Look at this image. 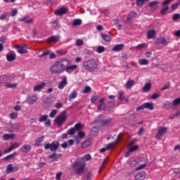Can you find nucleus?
Returning <instances> with one entry per match:
<instances>
[{
    "mask_svg": "<svg viewBox=\"0 0 180 180\" xmlns=\"http://www.w3.org/2000/svg\"><path fill=\"white\" fill-rule=\"evenodd\" d=\"M67 63L65 58H62L56 60L54 64L49 68L50 72L52 74H63V72H64V68L67 66Z\"/></svg>",
    "mask_w": 180,
    "mask_h": 180,
    "instance_id": "nucleus-1",
    "label": "nucleus"
},
{
    "mask_svg": "<svg viewBox=\"0 0 180 180\" xmlns=\"http://www.w3.org/2000/svg\"><path fill=\"white\" fill-rule=\"evenodd\" d=\"M82 67L86 71H89V72H94V71L98 68V62L96 61V59L94 58L84 60L83 61Z\"/></svg>",
    "mask_w": 180,
    "mask_h": 180,
    "instance_id": "nucleus-2",
    "label": "nucleus"
},
{
    "mask_svg": "<svg viewBox=\"0 0 180 180\" xmlns=\"http://www.w3.org/2000/svg\"><path fill=\"white\" fill-rule=\"evenodd\" d=\"M72 169L77 175H82L85 171V162L81 161H75L72 165Z\"/></svg>",
    "mask_w": 180,
    "mask_h": 180,
    "instance_id": "nucleus-3",
    "label": "nucleus"
},
{
    "mask_svg": "<svg viewBox=\"0 0 180 180\" xmlns=\"http://www.w3.org/2000/svg\"><path fill=\"white\" fill-rule=\"evenodd\" d=\"M68 116L67 115V111H63L59 115H58L54 120V122L57 126L61 127L63 123H65Z\"/></svg>",
    "mask_w": 180,
    "mask_h": 180,
    "instance_id": "nucleus-4",
    "label": "nucleus"
},
{
    "mask_svg": "<svg viewBox=\"0 0 180 180\" xmlns=\"http://www.w3.org/2000/svg\"><path fill=\"white\" fill-rule=\"evenodd\" d=\"M65 61L67 63V65L64 68V71L68 72V74H72V72H73V71H75V70H77V68H78L77 65H70V64H71V60L70 59L65 58Z\"/></svg>",
    "mask_w": 180,
    "mask_h": 180,
    "instance_id": "nucleus-5",
    "label": "nucleus"
},
{
    "mask_svg": "<svg viewBox=\"0 0 180 180\" xmlns=\"http://www.w3.org/2000/svg\"><path fill=\"white\" fill-rule=\"evenodd\" d=\"M60 143L58 141H53L52 143H48L44 145V150H50V151H57Z\"/></svg>",
    "mask_w": 180,
    "mask_h": 180,
    "instance_id": "nucleus-6",
    "label": "nucleus"
},
{
    "mask_svg": "<svg viewBox=\"0 0 180 180\" xmlns=\"http://www.w3.org/2000/svg\"><path fill=\"white\" fill-rule=\"evenodd\" d=\"M143 109H148L149 110H154V104L153 103H145L136 108V111L143 110Z\"/></svg>",
    "mask_w": 180,
    "mask_h": 180,
    "instance_id": "nucleus-7",
    "label": "nucleus"
},
{
    "mask_svg": "<svg viewBox=\"0 0 180 180\" xmlns=\"http://www.w3.org/2000/svg\"><path fill=\"white\" fill-rule=\"evenodd\" d=\"M167 131L168 128H167V127H160L158 130L156 139L158 140H160V139H161V137H162V136H164V134H165V133H167Z\"/></svg>",
    "mask_w": 180,
    "mask_h": 180,
    "instance_id": "nucleus-8",
    "label": "nucleus"
},
{
    "mask_svg": "<svg viewBox=\"0 0 180 180\" xmlns=\"http://www.w3.org/2000/svg\"><path fill=\"white\" fill-rule=\"evenodd\" d=\"M20 146V145L18 142L11 143L9 148L7 150H4V154H9V153H11V151H13L15 148H19Z\"/></svg>",
    "mask_w": 180,
    "mask_h": 180,
    "instance_id": "nucleus-9",
    "label": "nucleus"
},
{
    "mask_svg": "<svg viewBox=\"0 0 180 180\" xmlns=\"http://www.w3.org/2000/svg\"><path fill=\"white\" fill-rule=\"evenodd\" d=\"M19 170V167H13L12 164H8L7 165L6 172L7 174H11V172H18Z\"/></svg>",
    "mask_w": 180,
    "mask_h": 180,
    "instance_id": "nucleus-10",
    "label": "nucleus"
},
{
    "mask_svg": "<svg viewBox=\"0 0 180 180\" xmlns=\"http://www.w3.org/2000/svg\"><path fill=\"white\" fill-rule=\"evenodd\" d=\"M61 37L60 35H53L49 37L46 40L47 43L50 44V43H57L60 40Z\"/></svg>",
    "mask_w": 180,
    "mask_h": 180,
    "instance_id": "nucleus-11",
    "label": "nucleus"
},
{
    "mask_svg": "<svg viewBox=\"0 0 180 180\" xmlns=\"http://www.w3.org/2000/svg\"><path fill=\"white\" fill-rule=\"evenodd\" d=\"M16 49L20 54H26L27 53V45L16 46Z\"/></svg>",
    "mask_w": 180,
    "mask_h": 180,
    "instance_id": "nucleus-12",
    "label": "nucleus"
},
{
    "mask_svg": "<svg viewBox=\"0 0 180 180\" xmlns=\"http://www.w3.org/2000/svg\"><path fill=\"white\" fill-rule=\"evenodd\" d=\"M20 151H22V153L27 154L28 153H30V151H32V146L25 144L20 148Z\"/></svg>",
    "mask_w": 180,
    "mask_h": 180,
    "instance_id": "nucleus-13",
    "label": "nucleus"
},
{
    "mask_svg": "<svg viewBox=\"0 0 180 180\" xmlns=\"http://www.w3.org/2000/svg\"><path fill=\"white\" fill-rule=\"evenodd\" d=\"M146 172H139L135 174V180H145Z\"/></svg>",
    "mask_w": 180,
    "mask_h": 180,
    "instance_id": "nucleus-14",
    "label": "nucleus"
},
{
    "mask_svg": "<svg viewBox=\"0 0 180 180\" xmlns=\"http://www.w3.org/2000/svg\"><path fill=\"white\" fill-rule=\"evenodd\" d=\"M155 44H162V46H168V41H167V39H165V38L160 37L155 41Z\"/></svg>",
    "mask_w": 180,
    "mask_h": 180,
    "instance_id": "nucleus-15",
    "label": "nucleus"
},
{
    "mask_svg": "<svg viewBox=\"0 0 180 180\" xmlns=\"http://www.w3.org/2000/svg\"><path fill=\"white\" fill-rule=\"evenodd\" d=\"M67 13V9L64 7H62L55 11V15L58 16H61V15H65Z\"/></svg>",
    "mask_w": 180,
    "mask_h": 180,
    "instance_id": "nucleus-16",
    "label": "nucleus"
},
{
    "mask_svg": "<svg viewBox=\"0 0 180 180\" xmlns=\"http://www.w3.org/2000/svg\"><path fill=\"white\" fill-rule=\"evenodd\" d=\"M45 86H46V83L42 82L40 84L34 86L33 91H34V92H37V91H40L41 89H43V88Z\"/></svg>",
    "mask_w": 180,
    "mask_h": 180,
    "instance_id": "nucleus-17",
    "label": "nucleus"
},
{
    "mask_svg": "<svg viewBox=\"0 0 180 180\" xmlns=\"http://www.w3.org/2000/svg\"><path fill=\"white\" fill-rule=\"evenodd\" d=\"M77 96H78V93L77 91H72L71 94L68 96L69 102H72L74 99L77 98Z\"/></svg>",
    "mask_w": 180,
    "mask_h": 180,
    "instance_id": "nucleus-18",
    "label": "nucleus"
},
{
    "mask_svg": "<svg viewBox=\"0 0 180 180\" xmlns=\"http://www.w3.org/2000/svg\"><path fill=\"white\" fill-rule=\"evenodd\" d=\"M65 85H67V77L63 78V80L59 83L58 88V89H64Z\"/></svg>",
    "mask_w": 180,
    "mask_h": 180,
    "instance_id": "nucleus-19",
    "label": "nucleus"
},
{
    "mask_svg": "<svg viewBox=\"0 0 180 180\" xmlns=\"http://www.w3.org/2000/svg\"><path fill=\"white\" fill-rule=\"evenodd\" d=\"M148 6H150V8H152L153 11H157V9H158V1H150L149 2Z\"/></svg>",
    "mask_w": 180,
    "mask_h": 180,
    "instance_id": "nucleus-20",
    "label": "nucleus"
},
{
    "mask_svg": "<svg viewBox=\"0 0 180 180\" xmlns=\"http://www.w3.org/2000/svg\"><path fill=\"white\" fill-rule=\"evenodd\" d=\"M37 102V96H32L28 98V103L29 105H34Z\"/></svg>",
    "mask_w": 180,
    "mask_h": 180,
    "instance_id": "nucleus-21",
    "label": "nucleus"
},
{
    "mask_svg": "<svg viewBox=\"0 0 180 180\" xmlns=\"http://www.w3.org/2000/svg\"><path fill=\"white\" fill-rule=\"evenodd\" d=\"M6 60L8 61H15V60H16V54L15 53H8L6 55Z\"/></svg>",
    "mask_w": 180,
    "mask_h": 180,
    "instance_id": "nucleus-22",
    "label": "nucleus"
},
{
    "mask_svg": "<svg viewBox=\"0 0 180 180\" xmlns=\"http://www.w3.org/2000/svg\"><path fill=\"white\" fill-rule=\"evenodd\" d=\"M123 47H124V44H123L115 45L112 48V51H122V50H123Z\"/></svg>",
    "mask_w": 180,
    "mask_h": 180,
    "instance_id": "nucleus-23",
    "label": "nucleus"
},
{
    "mask_svg": "<svg viewBox=\"0 0 180 180\" xmlns=\"http://www.w3.org/2000/svg\"><path fill=\"white\" fill-rule=\"evenodd\" d=\"M169 9V6H166L165 7L162 8L160 10L161 16H165V15H167Z\"/></svg>",
    "mask_w": 180,
    "mask_h": 180,
    "instance_id": "nucleus-24",
    "label": "nucleus"
},
{
    "mask_svg": "<svg viewBox=\"0 0 180 180\" xmlns=\"http://www.w3.org/2000/svg\"><path fill=\"white\" fill-rule=\"evenodd\" d=\"M127 89H131L132 86H134V80L129 79L125 84Z\"/></svg>",
    "mask_w": 180,
    "mask_h": 180,
    "instance_id": "nucleus-25",
    "label": "nucleus"
},
{
    "mask_svg": "<svg viewBox=\"0 0 180 180\" xmlns=\"http://www.w3.org/2000/svg\"><path fill=\"white\" fill-rule=\"evenodd\" d=\"M137 16V13L134 11H131L129 13L127 14L126 21L129 22L130 19H132V18H136Z\"/></svg>",
    "mask_w": 180,
    "mask_h": 180,
    "instance_id": "nucleus-26",
    "label": "nucleus"
},
{
    "mask_svg": "<svg viewBox=\"0 0 180 180\" xmlns=\"http://www.w3.org/2000/svg\"><path fill=\"white\" fill-rule=\"evenodd\" d=\"M9 139H15V134H5L3 135V140L6 141L9 140Z\"/></svg>",
    "mask_w": 180,
    "mask_h": 180,
    "instance_id": "nucleus-27",
    "label": "nucleus"
},
{
    "mask_svg": "<svg viewBox=\"0 0 180 180\" xmlns=\"http://www.w3.org/2000/svg\"><path fill=\"white\" fill-rule=\"evenodd\" d=\"M154 36H155V30H150L148 31V33H147L148 39H153V37H154Z\"/></svg>",
    "mask_w": 180,
    "mask_h": 180,
    "instance_id": "nucleus-28",
    "label": "nucleus"
},
{
    "mask_svg": "<svg viewBox=\"0 0 180 180\" xmlns=\"http://www.w3.org/2000/svg\"><path fill=\"white\" fill-rule=\"evenodd\" d=\"M151 89V83H146L142 89L143 92H148Z\"/></svg>",
    "mask_w": 180,
    "mask_h": 180,
    "instance_id": "nucleus-29",
    "label": "nucleus"
},
{
    "mask_svg": "<svg viewBox=\"0 0 180 180\" xmlns=\"http://www.w3.org/2000/svg\"><path fill=\"white\" fill-rule=\"evenodd\" d=\"M44 103L46 106H51L53 103L51 102V98L50 97H46L44 100Z\"/></svg>",
    "mask_w": 180,
    "mask_h": 180,
    "instance_id": "nucleus-30",
    "label": "nucleus"
},
{
    "mask_svg": "<svg viewBox=\"0 0 180 180\" xmlns=\"http://www.w3.org/2000/svg\"><path fill=\"white\" fill-rule=\"evenodd\" d=\"M91 146V141L89 140L84 141L82 143V148H88Z\"/></svg>",
    "mask_w": 180,
    "mask_h": 180,
    "instance_id": "nucleus-31",
    "label": "nucleus"
},
{
    "mask_svg": "<svg viewBox=\"0 0 180 180\" xmlns=\"http://www.w3.org/2000/svg\"><path fill=\"white\" fill-rule=\"evenodd\" d=\"M16 152H15L14 153L10 154L6 157L4 158V160H5L6 161L8 160H13V158H15V157L16 156Z\"/></svg>",
    "mask_w": 180,
    "mask_h": 180,
    "instance_id": "nucleus-32",
    "label": "nucleus"
},
{
    "mask_svg": "<svg viewBox=\"0 0 180 180\" xmlns=\"http://www.w3.org/2000/svg\"><path fill=\"white\" fill-rule=\"evenodd\" d=\"M110 123H112V120L110 119L101 120L103 126H110Z\"/></svg>",
    "mask_w": 180,
    "mask_h": 180,
    "instance_id": "nucleus-33",
    "label": "nucleus"
},
{
    "mask_svg": "<svg viewBox=\"0 0 180 180\" xmlns=\"http://www.w3.org/2000/svg\"><path fill=\"white\" fill-rule=\"evenodd\" d=\"M75 131H79L82 129V124L80 122L77 123L73 127Z\"/></svg>",
    "mask_w": 180,
    "mask_h": 180,
    "instance_id": "nucleus-34",
    "label": "nucleus"
},
{
    "mask_svg": "<svg viewBox=\"0 0 180 180\" xmlns=\"http://www.w3.org/2000/svg\"><path fill=\"white\" fill-rule=\"evenodd\" d=\"M101 37H102L103 40H104V41L109 42L111 40L110 37L109 35H106L105 34H101Z\"/></svg>",
    "mask_w": 180,
    "mask_h": 180,
    "instance_id": "nucleus-35",
    "label": "nucleus"
},
{
    "mask_svg": "<svg viewBox=\"0 0 180 180\" xmlns=\"http://www.w3.org/2000/svg\"><path fill=\"white\" fill-rule=\"evenodd\" d=\"M139 63L140 65H147V64H148V60L146 58L139 59Z\"/></svg>",
    "mask_w": 180,
    "mask_h": 180,
    "instance_id": "nucleus-36",
    "label": "nucleus"
},
{
    "mask_svg": "<svg viewBox=\"0 0 180 180\" xmlns=\"http://www.w3.org/2000/svg\"><path fill=\"white\" fill-rule=\"evenodd\" d=\"M164 108H166V109H172V104H171V102L169 101H165L163 103Z\"/></svg>",
    "mask_w": 180,
    "mask_h": 180,
    "instance_id": "nucleus-37",
    "label": "nucleus"
},
{
    "mask_svg": "<svg viewBox=\"0 0 180 180\" xmlns=\"http://www.w3.org/2000/svg\"><path fill=\"white\" fill-rule=\"evenodd\" d=\"M80 25H82V20L80 19H75L73 21L72 26H80Z\"/></svg>",
    "mask_w": 180,
    "mask_h": 180,
    "instance_id": "nucleus-38",
    "label": "nucleus"
},
{
    "mask_svg": "<svg viewBox=\"0 0 180 180\" xmlns=\"http://www.w3.org/2000/svg\"><path fill=\"white\" fill-rule=\"evenodd\" d=\"M8 81V77L6 75L0 76V84H5Z\"/></svg>",
    "mask_w": 180,
    "mask_h": 180,
    "instance_id": "nucleus-39",
    "label": "nucleus"
},
{
    "mask_svg": "<svg viewBox=\"0 0 180 180\" xmlns=\"http://www.w3.org/2000/svg\"><path fill=\"white\" fill-rule=\"evenodd\" d=\"M105 47L103 46H98L96 49V52L98 53V54H101V53H103L105 51Z\"/></svg>",
    "mask_w": 180,
    "mask_h": 180,
    "instance_id": "nucleus-40",
    "label": "nucleus"
},
{
    "mask_svg": "<svg viewBox=\"0 0 180 180\" xmlns=\"http://www.w3.org/2000/svg\"><path fill=\"white\" fill-rule=\"evenodd\" d=\"M139 148H140V147L138 145H135V146L130 147L129 150V152L133 153L134 151H136V150H139Z\"/></svg>",
    "mask_w": 180,
    "mask_h": 180,
    "instance_id": "nucleus-41",
    "label": "nucleus"
},
{
    "mask_svg": "<svg viewBox=\"0 0 180 180\" xmlns=\"http://www.w3.org/2000/svg\"><path fill=\"white\" fill-rule=\"evenodd\" d=\"M52 27L54 30H57L58 27H60V25H58V21L57 20H54L53 22H52Z\"/></svg>",
    "mask_w": 180,
    "mask_h": 180,
    "instance_id": "nucleus-42",
    "label": "nucleus"
},
{
    "mask_svg": "<svg viewBox=\"0 0 180 180\" xmlns=\"http://www.w3.org/2000/svg\"><path fill=\"white\" fill-rule=\"evenodd\" d=\"M98 131H99V127L98 126L93 127L91 130V134H96V133H98Z\"/></svg>",
    "mask_w": 180,
    "mask_h": 180,
    "instance_id": "nucleus-43",
    "label": "nucleus"
},
{
    "mask_svg": "<svg viewBox=\"0 0 180 180\" xmlns=\"http://www.w3.org/2000/svg\"><path fill=\"white\" fill-rule=\"evenodd\" d=\"M6 88H16V86H18V84L6 83Z\"/></svg>",
    "mask_w": 180,
    "mask_h": 180,
    "instance_id": "nucleus-44",
    "label": "nucleus"
},
{
    "mask_svg": "<svg viewBox=\"0 0 180 180\" xmlns=\"http://www.w3.org/2000/svg\"><path fill=\"white\" fill-rule=\"evenodd\" d=\"M97 110H108V105H105L103 107V105L100 104V105H98Z\"/></svg>",
    "mask_w": 180,
    "mask_h": 180,
    "instance_id": "nucleus-45",
    "label": "nucleus"
},
{
    "mask_svg": "<svg viewBox=\"0 0 180 180\" xmlns=\"http://www.w3.org/2000/svg\"><path fill=\"white\" fill-rule=\"evenodd\" d=\"M68 134L70 136H74V134L75 133V129L74 127H71L70 129L67 131Z\"/></svg>",
    "mask_w": 180,
    "mask_h": 180,
    "instance_id": "nucleus-46",
    "label": "nucleus"
},
{
    "mask_svg": "<svg viewBox=\"0 0 180 180\" xmlns=\"http://www.w3.org/2000/svg\"><path fill=\"white\" fill-rule=\"evenodd\" d=\"M178 19H180V14L179 13H174L172 16V20L174 22L178 20Z\"/></svg>",
    "mask_w": 180,
    "mask_h": 180,
    "instance_id": "nucleus-47",
    "label": "nucleus"
},
{
    "mask_svg": "<svg viewBox=\"0 0 180 180\" xmlns=\"http://www.w3.org/2000/svg\"><path fill=\"white\" fill-rule=\"evenodd\" d=\"M172 104H173V106H178V105L180 104V97L174 99L173 101Z\"/></svg>",
    "mask_w": 180,
    "mask_h": 180,
    "instance_id": "nucleus-48",
    "label": "nucleus"
},
{
    "mask_svg": "<svg viewBox=\"0 0 180 180\" xmlns=\"http://www.w3.org/2000/svg\"><path fill=\"white\" fill-rule=\"evenodd\" d=\"M49 117V115H41L39 117V122H46V120H47V118Z\"/></svg>",
    "mask_w": 180,
    "mask_h": 180,
    "instance_id": "nucleus-49",
    "label": "nucleus"
},
{
    "mask_svg": "<svg viewBox=\"0 0 180 180\" xmlns=\"http://www.w3.org/2000/svg\"><path fill=\"white\" fill-rule=\"evenodd\" d=\"M124 95V92L123 91H118V99L120 101H123V96Z\"/></svg>",
    "mask_w": 180,
    "mask_h": 180,
    "instance_id": "nucleus-50",
    "label": "nucleus"
},
{
    "mask_svg": "<svg viewBox=\"0 0 180 180\" xmlns=\"http://www.w3.org/2000/svg\"><path fill=\"white\" fill-rule=\"evenodd\" d=\"M91 91H92V89H91V87L89 86H86L84 89L83 90L82 93L83 94H89V92H91Z\"/></svg>",
    "mask_w": 180,
    "mask_h": 180,
    "instance_id": "nucleus-51",
    "label": "nucleus"
},
{
    "mask_svg": "<svg viewBox=\"0 0 180 180\" xmlns=\"http://www.w3.org/2000/svg\"><path fill=\"white\" fill-rule=\"evenodd\" d=\"M171 2H172V0H165L162 3V6H168Z\"/></svg>",
    "mask_w": 180,
    "mask_h": 180,
    "instance_id": "nucleus-52",
    "label": "nucleus"
},
{
    "mask_svg": "<svg viewBox=\"0 0 180 180\" xmlns=\"http://www.w3.org/2000/svg\"><path fill=\"white\" fill-rule=\"evenodd\" d=\"M56 115H57V110H52V111L49 114V116L51 118H53V117H56Z\"/></svg>",
    "mask_w": 180,
    "mask_h": 180,
    "instance_id": "nucleus-53",
    "label": "nucleus"
},
{
    "mask_svg": "<svg viewBox=\"0 0 180 180\" xmlns=\"http://www.w3.org/2000/svg\"><path fill=\"white\" fill-rule=\"evenodd\" d=\"M86 180H92V173L91 171L88 172L86 176Z\"/></svg>",
    "mask_w": 180,
    "mask_h": 180,
    "instance_id": "nucleus-54",
    "label": "nucleus"
},
{
    "mask_svg": "<svg viewBox=\"0 0 180 180\" xmlns=\"http://www.w3.org/2000/svg\"><path fill=\"white\" fill-rule=\"evenodd\" d=\"M84 44V41L82 39H77L76 41V46L78 47H80V46H82Z\"/></svg>",
    "mask_w": 180,
    "mask_h": 180,
    "instance_id": "nucleus-55",
    "label": "nucleus"
},
{
    "mask_svg": "<svg viewBox=\"0 0 180 180\" xmlns=\"http://www.w3.org/2000/svg\"><path fill=\"white\" fill-rule=\"evenodd\" d=\"M91 155L89 154H86L83 157V160L84 161H89V160H91Z\"/></svg>",
    "mask_w": 180,
    "mask_h": 180,
    "instance_id": "nucleus-56",
    "label": "nucleus"
},
{
    "mask_svg": "<svg viewBox=\"0 0 180 180\" xmlns=\"http://www.w3.org/2000/svg\"><path fill=\"white\" fill-rule=\"evenodd\" d=\"M113 147H115V143H110L106 146V149L110 150V148H113Z\"/></svg>",
    "mask_w": 180,
    "mask_h": 180,
    "instance_id": "nucleus-57",
    "label": "nucleus"
},
{
    "mask_svg": "<svg viewBox=\"0 0 180 180\" xmlns=\"http://www.w3.org/2000/svg\"><path fill=\"white\" fill-rule=\"evenodd\" d=\"M137 6H141L144 5V0H136Z\"/></svg>",
    "mask_w": 180,
    "mask_h": 180,
    "instance_id": "nucleus-58",
    "label": "nucleus"
},
{
    "mask_svg": "<svg viewBox=\"0 0 180 180\" xmlns=\"http://www.w3.org/2000/svg\"><path fill=\"white\" fill-rule=\"evenodd\" d=\"M136 141H137V140H136V139H132L131 141H130L128 143V147L133 146V145H134L136 143Z\"/></svg>",
    "mask_w": 180,
    "mask_h": 180,
    "instance_id": "nucleus-59",
    "label": "nucleus"
},
{
    "mask_svg": "<svg viewBox=\"0 0 180 180\" xmlns=\"http://www.w3.org/2000/svg\"><path fill=\"white\" fill-rule=\"evenodd\" d=\"M107 110H110V109H112L113 108V102L110 101L108 103V104L107 105Z\"/></svg>",
    "mask_w": 180,
    "mask_h": 180,
    "instance_id": "nucleus-60",
    "label": "nucleus"
},
{
    "mask_svg": "<svg viewBox=\"0 0 180 180\" xmlns=\"http://www.w3.org/2000/svg\"><path fill=\"white\" fill-rule=\"evenodd\" d=\"M179 5V3H175L171 6V8L173 9V11H175V9H176Z\"/></svg>",
    "mask_w": 180,
    "mask_h": 180,
    "instance_id": "nucleus-61",
    "label": "nucleus"
},
{
    "mask_svg": "<svg viewBox=\"0 0 180 180\" xmlns=\"http://www.w3.org/2000/svg\"><path fill=\"white\" fill-rule=\"evenodd\" d=\"M10 117L11 119H16V117H18V113H16V112L10 113Z\"/></svg>",
    "mask_w": 180,
    "mask_h": 180,
    "instance_id": "nucleus-62",
    "label": "nucleus"
},
{
    "mask_svg": "<svg viewBox=\"0 0 180 180\" xmlns=\"http://www.w3.org/2000/svg\"><path fill=\"white\" fill-rule=\"evenodd\" d=\"M11 16H16L18 15V9L15 8L11 11Z\"/></svg>",
    "mask_w": 180,
    "mask_h": 180,
    "instance_id": "nucleus-63",
    "label": "nucleus"
},
{
    "mask_svg": "<svg viewBox=\"0 0 180 180\" xmlns=\"http://www.w3.org/2000/svg\"><path fill=\"white\" fill-rule=\"evenodd\" d=\"M159 96H160V94L157 93H154L151 96V99H157L158 98Z\"/></svg>",
    "mask_w": 180,
    "mask_h": 180,
    "instance_id": "nucleus-64",
    "label": "nucleus"
}]
</instances>
